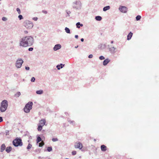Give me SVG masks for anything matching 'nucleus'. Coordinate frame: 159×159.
<instances>
[{
    "label": "nucleus",
    "mask_w": 159,
    "mask_h": 159,
    "mask_svg": "<svg viewBox=\"0 0 159 159\" xmlns=\"http://www.w3.org/2000/svg\"><path fill=\"white\" fill-rule=\"evenodd\" d=\"M34 43V39L31 36H26L23 37L20 40V46L24 47H30Z\"/></svg>",
    "instance_id": "f257e3e1"
},
{
    "label": "nucleus",
    "mask_w": 159,
    "mask_h": 159,
    "mask_svg": "<svg viewBox=\"0 0 159 159\" xmlns=\"http://www.w3.org/2000/svg\"><path fill=\"white\" fill-rule=\"evenodd\" d=\"M8 102L7 100H3L1 103L0 107V111L1 112H5L7 109L8 107Z\"/></svg>",
    "instance_id": "f03ea898"
},
{
    "label": "nucleus",
    "mask_w": 159,
    "mask_h": 159,
    "mask_svg": "<svg viewBox=\"0 0 159 159\" xmlns=\"http://www.w3.org/2000/svg\"><path fill=\"white\" fill-rule=\"evenodd\" d=\"M82 4L80 1H76L73 3L72 7L76 10H80L81 8Z\"/></svg>",
    "instance_id": "7ed1b4c3"
},
{
    "label": "nucleus",
    "mask_w": 159,
    "mask_h": 159,
    "mask_svg": "<svg viewBox=\"0 0 159 159\" xmlns=\"http://www.w3.org/2000/svg\"><path fill=\"white\" fill-rule=\"evenodd\" d=\"M12 143L13 145L16 147L21 146L23 145V143L20 138H16L13 140Z\"/></svg>",
    "instance_id": "20e7f679"
},
{
    "label": "nucleus",
    "mask_w": 159,
    "mask_h": 159,
    "mask_svg": "<svg viewBox=\"0 0 159 159\" xmlns=\"http://www.w3.org/2000/svg\"><path fill=\"white\" fill-rule=\"evenodd\" d=\"M33 104V103L31 102H29L27 103L24 108V112L26 113L29 112L30 110L32 109Z\"/></svg>",
    "instance_id": "39448f33"
},
{
    "label": "nucleus",
    "mask_w": 159,
    "mask_h": 159,
    "mask_svg": "<svg viewBox=\"0 0 159 159\" xmlns=\"http://www.w3.org/2000/svg\"><path fill=\"white\" fill-rule=\"evenodd\" d=\"M23 25L28 29H31L33 26V23L29 20H26L23 23Z\"/></svg>",
    "instance_id": "423d86ee"
},
{
    "label": "nucleus",
    "mask_w": 159,
    "mask_h": 159,
    "mask_svg": "<svg viewBox=\"0 0 159 159\" xmlns=\"http://www.w3.org/2000/svg\"><path fill=\"white\" fill-rule=\"evenodd\" d=\"M23 61L21 58H18L16 61V66L18 68H20L23 63Z\"/></svg>",
    "instance_id": "0eeeda50"
},
{
    "label": "nucleus",
    "mask_w": 159,
    "mask_h": 159,
    "mask_svg": "<svg viewBox=\"0 0 159 159\" xmlns=\"http://www.w3.org/2000/svg\"><path fill=\"white\" fill-rule=\"evenodd\" d=\"M74 146L75 148H79L80 149H81L83 147L82 144L80 142L75 143Z\"/></svg>",
    "instance_id": "6e6552de"
},
{
    "label": "nucleus",
    "mask_w": 159,
    "mask_h": 159,
    "mask_svg": "<svg viewBox=\"0 0 159 159\" xmlns=\"http://www.w3.org/2000/svg\"><path fill=\"white\" fill-rule=\"evenodd\" d=\"M119 10L122 12L125 13L127 12V8L125 7L121 6L119 8Z\"/></svg>",
    "instance_id": "1a4fd4ad"
},
{
    "label": "nucleus",
    "mask_w": 159,
    "mask_h": 159,
    "mask_svg": "<svg viewBox=\"0 0 159 159\" xmlns=\"http://www.w3.org/2000/svg\"><path fill=\"white\" fill-rule=\"evenodd\" d=\"M61 48V45L60 44H57L55 45L53 48V50L56 51L60 49Z\"/></svg>",
    "instance_id": "9d476101"
},
{
    "label": "nucleus",
    "mask_w": 159,
    "mask_h": 159,
    "mask_svg": "<svg viewBox=\"0 0 159 159\" xmlns=\"http://www.w3.org/2000/svg\"><path fill=\"white\" fill-rule=\"evenodd\" d=\"M116 49V48H115L114 47H112L109 48V51L112 54H114L116 52L115 51Z\"/></svg>",
    "instance_id": "9b49d317"
},
{
    "label": "nucleus",
    "mask_w": 159,
    "mask_h": 159,
    "mask_svg": "<svg viewBox=\"0 0 159 159\" xmlns=\"http://www.w3.org/2000/svg\"><path fill=\"white\" fill-rule=\"evenodd\" d=\"M6 148V146L4 143L2 144L0 147V152H3V151L5 150Z\"/></svg>",
    "instance_id": "f8f14e48"
},
{
    "label": "nucleus",
    "mask_w": 159,
    "mask_h": 159,
    "mask_svg": "<svg viewBox=\"0 0 159 159\" xmlns=\"http://www.w3.org/2000/svg\"><path fill=\"white\" fill-rule=\"evenodd\" d=\"M64 64H60V65H58L56 67L58 70H60L64 66Z\"/></svg>",
    "instance_id": "ddd939ff"
},
{
    "label": "nucleus",
    "mask_w": 159,
    "mask_h": 159,
    "mask_svg": "<svg viewBox=\"0 0 159 159\" xmlns=\"http://www.w3.org/2000/svg\"><path fill=\"white\" fill-rule=\"evenodd\" d=\"M110 61V60L108 59H106L105 60L103 61V65L104 66L106 65Z\"/></svg>",
    "instance_id": "4468645a"
},
{
    "label": "nucleus",
    "mask_w": 159,
    "mask_h": 159,
    "mask_svg": "<svg viewBox=\"0 0 159 159\" xmlns=\"http://www.w3.org/2000/svg\"><path fill=\"white\" fill-rule=\"evenodd\" d=\"M45 122L46 120L45 119H42L39 121L40 124L43 126L45 124Z\"/></svg>",
    "instance_id": "2eb2a0df"
},
{
    "label": "nucleus",
    "mask_w": 159,
    "mask_h": 159,
    "mask_svg": "<svg viewBox=\"0 0 159 159\" xmlns=\"http://www.w3.org/2000/svg\"><path fill=\"white\" fill-rule=\"evenodd\" d=\"M101 150L102 151H105L107 150V147L106 146H105L104 145H102L101 146Z\"/></svg>",
    "instance_id": "dca6fc26"
},
{
    "label": "nucleus",
    "mask_w": 159,
    "mask_h": 159,
    "mask_svg": "<svg viewBox=\"0 0 159 159\" xmlns=\"http://www.w3.org/2000/svg\"><path fill=\"white\" fill-rule=\"evenodd\" d=\"M133 35V33L130 32L129 34L127 36V39L128 40H130L132 36Z\"/></svg>",
    "instance_id": "f3484780"
},
{
    "label": "nucleus",
    "mask_w": 159,
    "mask_h": 159,
    "mask_svg": "<svg viewBox=\"0 0 159 159\" xmlns=\"http://www.w3.org/2000/svg\"><path fill=\"white\" fill-rule=\"evenodd\" d=\"M11 149H12L11 147V146H9V147H7L6 148V152H7L9 153L11 151Z\"/></svg>",
    "instance_id": "a211bd4d"
},
{
    "label": "nucleus",
    "mask_w": 159,
    "mask_h": 159,
    "mask_svg": "<svg viewBox=\"0 0 159 159\" xmlns=\"http://www.w3.org/2000/svg\"><path fill=\"white\" fill-rule=\"evenodd\" d=\"M95 19L97 21H101L102 20V17L100 16H96L95 17Z\"/></svg>",
    "instance_id": "6ab92c4d"
},
{
    "label": "nucleus",
    "mask_w": 159,
    "mask_h": 159,
    "mask_svg": "<svg viewBox=\"0 0 159 159\" xmlns=\"http://www.w3.org/2000/svg\"><path fill=\"white\" fill-rule=\"evenodd\" d=\"M110 6H107L106 7H105L103 8V11H107V10H109L110 9Z\"/></svg>",
    "instance_id": "aec40b11"
},
{
    "label": "nucleus",
    "mask_w": 159,
    "mask_h": 159,
    "mask_svg": "<svg viewBox=\"0 0 159 159\" xmlns=\"http://www.w3.org/2000/svg\"><path fill=\"white\" fill-rule=\"evenodd\" d=\"M76 25L77 28H80V26H79V25H80V26H83V25L82 24H80V22H78L76 23Z\"/></svg>",
    "instance_id": "412c9836"
},
{
    "label": "nucleus",
    "mask_w": 159,
    "mask_h": 159,
    "mask_svg": "<svg viewBox=\"0 0 159 159\" xmlns=\"http://www.w3.org/2000/svg\"><path fill=\"white\" fill-rule=\"evenodd\" d=\"M36 93L38 94H41L43 93V91L42 90H37L36 91Z\"/></svg>",
    "instance_id": "4be33fe9"
},
{
    "label": "nucleus",
    "mask_w": 159,
    "mask_h": 159,
    "mask_svg": "<svg viewBox=\"0 0 159 159\" xmlns=\"http://www.w3.org/2000/svg\"><path fill=\"white\" fill-rule=\"evenodd\" d=\"M65 30L66 32L68 34H70V30L67 27H65Z\"/></svg>",
    "instance_id": "5701e85b"
},
{
    "label": "nucleus",
    "mask_w": 159,
    "mask_h": 159,
    "mask_svg": "<svg viewBox=\"0 0 159 159\" xmlns=\"http://www.w3.org/2000/svg\"><path fill=\"white\" fill-rule=\"evenodd\" d=\"M42 140L41 138L39 136H38L36 140L37 143H38Z\"/></svg>",
    "instance_id": "b1692460"
},
{
    "label": "nucleus",
    "mask_w": 159,
    "mask_h": 159,
    "mask_svg": "<svg viewBox=\"0 0 159 159\" xmlns=\"http://www.w3.org/2000/svg\"><path fill=\"white\" fill-rule=\"evenodd\" d=\"M20 95V93L19 92H17L15 94V96L17 98Z\"/></svg>",
    "instance_id": "393cba45"
},
{
    "label": "nucleus",
    "mask_w": 159,
    "mask_h": 159,
    "mask_svg": "<svg viewBox=\"0 0 159 159\" xmlns=\"http://www.w3.org/2000/svg\"><path fill=\"white\" fill-rule=\"evenodd\" d=\"M43 126L40 125H39L38 128V130L39 131H40L42 129V127Z\"/></svg>",
    "instance_id": "a878e982"
},
{
    "label": "nucleus",
    "mask_w": 159,
    "mask_h": 159,
    "mask_svg": "<svg viewBox=\"0 0 159 159\" xmlns=\"http://www.w3.org/2000/svg\"><path fill=\"white\" fill-rule=\"evenodd\" d=\"M141 18V17L140 16L138 15V16H136V19L137 21H138V20H139Z\"/></svg>",
    "instance_id": "bb28decb"
},
{
    "label": "nucleus",
    "mask_w": 159,
    "mask_h": 159,
    "mask_svg": "<svg viewBox=\"0 0 159 159\" xmlns=\"http://www.w3.org/2000/svg\"><path fill=\"white\" fill-rule=\"evenodd\" d=\"M47 150L49 152L51 151L52 150V147H48L47 148Z\"/></svg>",
    "instance_id": "cd10ccee"
},
{
    "label": "nucleus",
    "mask_w": 159,
    "mask_h": 159,
    "mask_svg": "<svg viewBox=\"0 0 159 159\" xmlns=\"http://www.w3.org/2000/svg\"><path fill=\"white\" fill-rule=\"evenodd\" d=\"M44 144V143L43 142L40 143H39V147H42L43 145Z\"/></svg>",
    "instance_id": "c85d7f7f"
},
{
    "label": "nucleus",
    "mask_w": 159,
    "mask_h": 159,
    "mask_svg": "<svg viewBox=\"0 0 159 159\" xmlns=\"http://www.w3.org/2000/svg\"><path fill=\"white\" fill-rule=\"evenodd\" d=\"M31 147H32V145H31L30 143H29L27 147V149H29L31 148Z\"/></svg>",
    "instance_id": "c756f323"
},
{
    "label": "nucleus",
    "mask_w": 159,
    "mask_h": 159,
    "mask_svg": "<svg viewBox=\"0 0 159 159\" xmlns=\"http://www.w3.org/2000/svg\"><path fill=\"white\" fill-rule=\"evenodd\" d=\"M16 11L18 14H20L21 13L20 10L19 8H16Z\"/></svg>",
    "instance_id": "7c9ffc66"
},
{
    "label": "nucleus",
    "mask_w": 159,
    "mask_h": 159,
    "mask_svg": "<svg viewBox=\"0 0 159 159\" xmlns=\"http://www.w3.org/2000/svg\"><path fill=\"white\" fill-rule=\"evenodd\" d=\"M66 12L67 14V15L66 16H69V14L71 13V12L70 11H66Z\"/></svg>",
    "instance_id": "2f4dec72"
},
{
    "label": "nucleus",
    "mask_w": 159,
    "mask_h": 159,
    "mask_svg": "<svg viewBox=\"0 0 159 159\" xmlns=\"http://www.w3.org/2000/svg\"><path fill=\"white\" fill-rule=\"evenodd\" d=\"M68 121L70 123H72L73 125H74L75 122V121H70V120H69L68 119Z\"/></svg>",
    "instance_id": "473e14b6"
},
{
    "label": "nucleus",
    "mask_w": 159,
    "mask_h": 159,
    "mask_svg": "<svg viewBox=\"0 0 159 159\" xmlns=\"http://www.w3.org/2000/svg\"><path fill=\"white\" fill-rule=\"evenodd\" d=\"M18 17L20 20H21L23 19V16L22 15H19Z\"/></svg>",
    "instance_id": "72a5a7b5"
},
{
    "label": "nucleus",
    "mask_w": 159,
    "mask_h": 159,
    "mask_svg": "<svg viewBox=\"0 0 159 159\" xmlns=\"http://www.w3.org/2000/svg\"><path fill=\"white\" fill-rule=\"evenodd\" d=\"M52 140L53 142H55L57 141L58 140V139L57 138H53L52 139Z\"/></svg>",
    "instance_id": "f704fd0d"
},
{
    "label": "nucleus",
    "mask_w": 159,
    "mask_h": 159,
    "mask_svg": "<svg viewBox=\"0 0 159 159\" xmlns=\"http://www.w3.org/2000/svg\"><path fill=\"white\" fill-rule=\"evenodd\" d=\"M7 20V18L5 17H3L2 18V20L3 21H6Z\"/></svg>",
    "instance_id": "c9c22d12"
},
{
    "label": "nucleus",
    "mask_w": 159,
    "mask_h": 159,
    "mask_svg": "<svg viewBox=\"0 0 159 159\" xmlns=\"http://www.w3.org/2000/svg\"><path fill=\"white\" fill-rule=\"evenodd\" d=\"M99 58L100 60H103L105 59V57L103 56H101L99 57Z\"/></svg>",
    "instance_id": "e433bc0d"
},
{
    "label": "nucleus",
    "mask_w": 159,
    "mask_h": 159,
    "mask_svg": "<svg viewBox=\"0 0 159 159\" xmlns=\"http://www.w3.org/2000/svg\"><path fill=\"white\" fill-rule=\"evenodd\" d=\"M35 81V78L34 77H32L31 80V81L32 82H34Z\"/></svg>",
    "instance_id": "4c0bfd02"
},
{
    "label": "nucleus",
    "mask_w": 159,
    "mask_h": 159,
    "mask_svg": "<svg viewBox=\"0 0 159 159\" xmlns=\"http://www.w3.org/2000/svg\"><path fill=\"white\" fill-rule=\"evenodd\" d=\"M72 155H75L76 154V151H74L72 152Z\"/></svg>",
    "instance_id": "58836bf2"
},
{
    "label": "nucleus",
    "mask_w": 159,
    "mask_h": 159,
    "mask_svg": "<svg viewBox=\"0 0 159 159\" xmlns=\"http://www.w3.org/2000/svg\"><path fill=\"white\" fill-rule=\"evenodd\" d=\"M5 133L6 135H9V131L8 130H6L5 131Z\"/></svg>",
    "instance_id": "ea45409f"
},
{
    "label": "nucleus",
    "mask_w": 159,
    "mask_h": 159,
    "mask_svg": "<svg viewBox=\"0 0 159 159\" xmlns=\"http://www.w3.org/2000/svg\"><path fill=\"white\" fill-rule=\"evenodd\" d=\"M33 49H34V48H33L31 47V48H29L28 50L29 51H32L33 50Z\"/></svg>",
    "instance_id": "a19ab883"
},
{
    "label": "nucleus",
    "mask_w": 159,
    "mask_h": 159,
    "mask_svg": "<svg viewBox=\"0 0 159 159\" xmlns=\"http://www.w3.org/2000/svg\"><path fill=\"white\" fill-rule=\"evenodd\" d=\"M33 19L35 21H37L38 19V18L37 17H34L33 18Z\"/></svg>",
    "instance_id": "79ce46f5"
},
{
    "label": "nucleus",
    "mask_w": 159,
    "mask_h": 159,
    "mask_svg": "<svg viewBox=\"0 0 159 159\" xmlns=\"http://www.w3.org/2000/svg\"><path fill=\"white\" fill-rule=\"evenodd\" d=\"M88 57L89 58H91L93 57V55L92 54H90L89 56Z\"/></svg>",
    "instance_id": "37998d69"
},
{
    "label": "nucleus",
    "mask_w": 159,
    "mask_h": 159,
    "mask_svg": "<svg viewBox=\"0 0 159 159\" xmlns=\"http://www.w3.org/2000/svg\"><path fill=\"white\" fill-rule=\"evenodd\" d=\"M25 69L26 70H30V67L28 66H25Z\"/></svg>",
    "instance_id": "c03bdc74"
},
{
    "label": "nucleus",
    "mask_w": 159,
    "mask_h": 159,
    "mask_svg": "<svg viewBox=\"0 0 159 159\" xmlns=\"http://www.w3.org/2000/svg\"><path fill=\"white\" fill-rule=\"evenodd\" d=\"M42 12L44 13V14H46L48 12L47 11H45V10H43L42 11Z\"/></svg>",
    "instance_id": "a18cd8bd"
},
{
    "label": "nucleus",
    "mask_w": 159,
    "mask_h": 159,
    "mask_svg": "<svg viewBox=\"0 0 159 159\" xmlns=\"http://www.w3.org/2000/svg\"><path fill=\"white\" fill-rule=\"evenodd\" d=\"M3 121V119L2 117L0 116V122Z\"/></svg>",
    "instance_id": "49530a36"
},
{
    "label": "nucleus",
    "mask_w": 159,
    "mask_h": 159,
    "mask_svg": "<svg viewBox=\"0 0 159 159\" xmlns=\"http://www.w3.org/2000/svg\"><path fill=\"white\" fill-rule=\"evenodd\" d=\"M75 38L76 39H78V36L77 35H75Z\"/></svg>",
    "instance_id": "de8ad7c7"
},
{
    "label": "nucleus",
    "mask_w": 159,
    "mask_h": 159,
    "mask_svg": "<svg viewBox=\"0 0 159 159\" xmlns=\"http://www.w3.org/2000/svg\"><path fill=\"white\" fill-rule=\"evenodd\" d=\"M80 40L81 42H83L84 41V39L83 38H82Z\"/></svg>",
    "instance_id": "09e8293b"
},
{
    "label": "nucleus",
    "mask_w": 159,
    "mask_h": 159,
    "mask_svg": "<svg viewBox=\"0 0 159 159\" xmlns=\"http://www.w3.org/2000/svg\"><path fill=\"white\" fill-rule=\"evenodd\" d=\"M24 33L25 34H27L28 33V31L25 30L24 31Z\"/></svg>",
    "instance_id": "8fccbe9b"
},
{
    "label": "nucleus",
    "mask_w": 159,
    "mask_h": 159,
    "mask_svg": "<svg viewBox=\"0 0 159 159\" xmlns=\"http://www.w3.org/2000/svg\"><path fill=\"white\" fill-rule=\"evenodd\" d=\"M78 47V45H77V46H75V48H77Z\"/></svg>",
    "instance_id": "3c124183"
},
{
    "label": "nucleus",
    "mask_w": 159,
    "mask_h": 159,
    "mask_svg": "<svg viewBox=\"0 0 159 159\" xmlns=\"http://www.w3.org/2000/svg\"><path fill=\"white\" fill-rule=\"evenodd\" d=\"M111 43H113V41H111Z\"/></svg>",
    "instance_id": "603ef678"
},
{
    "label": "nucleus",
    "mask_w": 159,
    "mask_h": 159,
    "mask_svg": "<svg viewBox=\"0 0 159 159\" xmlns=\"http://www.w3.org/2000/svg\"><path fill=\"white\" fill-rule=\"evenodd\" d=\"M94 141H96V139H94Z\"/></svg>",
    "instance_id": "864d4df0"
}]
</instances>
